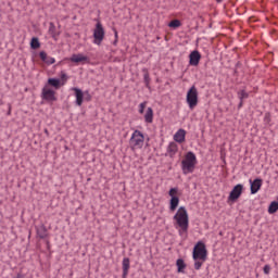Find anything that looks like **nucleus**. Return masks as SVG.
I'll return each mask as SVG.
<instances>
[{
    "instance_id": "nucleus-27",
    "label": "nucleus",
    "mask_w": 278,
    "mask_h": 278,
    "mask_svg": "<svg viewBox=\"0 0 278 278\" xmlns=\"http://www.w3.org/2000/svg\"><path fill=\"white\" fill-rule=\"evenodd\" d=\"M39 58L46 64L49 56L47 55V52L41 51V52H39Z\"/></svg>"
},
{
    "instance_id": "nucleus-25",
    "label": "nucleus",
    "mask_w": 278,
    "mask_h": 278,
    "mask_svg": "<svg viewBox=\"0 0 278 278\" xmlns=\"http://www.w3.org/2000/svg\"><path fill=\"white\" fill-rule=\"evenodd\" d=\"M168 27H172L173 29H177V28L181 27V21L172 20L168 24Z\"/></svg>"
},
{
    "instance_id": "nucleus-37",
    "label": "nucleus",
    "mask_w": 278,
    "mask_h": 278,
    "mask_svg": "<svg viewBox=\"0 0 278 278\" xmlns=\"http://www.w3.org/2000/svg\"><path fill=\"white\" fill-rule=\"evenodd\" d=\"M85 99H86V101H90V99H92V97H90V94H88V97Z\"/></svg>"
},
{
    "instance_id": "nucleus-6",
    "label": "nucleus",
    "mask_w": 278,
    "mask_h": 278,
    "mask_svg": "<svg viewBox=\"0 0 278 278\" xmlns=\"http://www.w3.org/2000/svg\"><path fill=\"white\" fill-rule=\"evenodd\" d=\"M104 39H105V28H103V24H101V22L98 21L93 29V42L94 45L101 46Z\"/></svg>"
},
{
    "instance_id": "nucleus-11",
    "label": "nucleus",
    "mask_w": 278,
    "mask_h": 278,
    "mask_svg": "<svg viewBox=\"0 0 278 278\" xmlns=\"http://www.w3.org/2000/svg\"><path fill=\"white\" fill-rule=\"evenodd\" d=\"M263 182L264 180H262V178H256L253 181L250 180L251 194H257V192H260V190L262 189Z\"/></svg>"
},
{
    "instance_id": "nucleus-38",
    "label": "nucleus",
    "mask_w": 278,
    "mask_h": 278,
    "mask_svg": "<svg viewBox=\"0 0 278 278\" xmlns=\"http://www.w3.org/2000/svg\"><path fill=\"white\" fill-rule=\"evenodd\" d=\"M217 1V3H220V2H223V0H216Z\"/></svg>"
},
{
    "instance_id": "nucleus-15",
    "label": "nucleus",
    "mask_w": 278,
    "mask_h": 278,
    "mask_svg": "<svg viewBox=\"0 0 278 278\" xmlns=\"http://www.w3.org/2000/svg\"><path fill=\"white\" fill-rule=\"evenodd\" d=\"M174 140L179 144L186 142V130H184V128L178 129V131L174 135Z\"/></svg>"
},
{
    "instance_id": "nucleus-2",
    "label": "nucleus",
    "mask_w": 278,
    "mask_h": 278,
    "mask_svg": "<svg viewBox=\"0 0 278 278\" xmlns=\"http://www.w3.org/2000/svg\"><path fill=\"white\" fill-rule=\"evenodd\" d=\"M197 166V155L194 152H187L185 155V160L181 161V168L184 175H188L190 173H194V168Z\"/></svg>"
},
{
    "instance_id": "nucleus-22",
    "label": "nucleus",
    "mask_w": 278,
    "mask_h": 278,
    "mask_svg": "<svg viewBox=\"0 0 278 278\" xmlns=\"http://www.w3.org/2000/svg\"><path fill=\"white\" fill-rule=\"evenodd\" d=\"M176 266L178 273H184V270H186V262L184 261V258H178L176 261Z\"/></svg>"
},
{
    "instance_id": "nucleus-3",
    "label": "nucleus",
    "mask_w": 278,
    "mask_h": 278,
    "mask_svg": "<svg viewBox=\"0 0 278 278\" xmlns=\"http://www.w3.org/2000/svg\"><path fill=\"white\" fill-rule=\"evenodd\" d=\"M193 260L197 262L200 260L201 262H205L207 260V248H205V243L203 241H198L193 248Z\"/></svg>"
},
{
    "instance_id": "nucleus-19",
    "label": "nucleus",
    "mask_w": 278,
    "mask_h": 278,
    "mask_svg": "<svg viewBox=\"0 0 278 278\" xmlns=\"http://www.w3.org/2000/svg\"><path fill=\"white\" fill-rule=\"evenodd\" d=\"M177 151H179V147L175 142H170L167 148V153L169 157H174Z\"/></svg>"
},
{
    "instance_id": "nucleus-20",
    "label": "nucleus",
    "mask_w": 278,
    "mask_h": 278,
    "mask_svg": "<svg viewBox=\"0 0 278 278\" xmlns=\"http://www.w3.org/2000/svg\"><path fill=\"white\" fill-rule=\"evenodd\" d=\"M144 122L146 123H153V109L152 108H148L147 112L144 114Z\"/></svg>"
},
{
    "instance_id": "nucleus-36",
    "label": "nucleus",
    "mask_w": 278,
    "mask_h": 278,
    "mask_svg": "<svg viewBox=\"0 0 278 278\" xmlns=\"http://www.w3.org/2000/svg\"><path fill=\"white\" fill-rule=\"evenodd\" d=\"M43 132L46 134V136H49V129H45Z\"/></svg>"
},
{
    "instance_id": "nucleus-31",
    "label": "nucleus",
    "mask_w": 278,
    "mask_h": 278,
    "mask_svg": "<svg viewBox=\"0 0 278 278\" xmlns=\"http://www.w3.org/2000/svg\"><path fill=\"white\" fill-rule=\"evenodd\" d=\"M263 271L265 275H270V265H265Z\"/></svg>"
},
{
    "instance_id": "nucleus-9",
    "label": "nucleus",
    "mask_w": 278,
    "mask_h": 278,
    "mask_svg": "<svg viewBox=\"0 0 278 278\" xmlns=\"http://www.w3.org/2000/svg\"><path fill=\"white\" fill-rule=\"evenodd\" d=\"M243 190H244V186L240 184L236 185L229 193L228 201L236 203V201L239 200L240 197H242Z\"/></svg>"
},
{
    "instance_id": "nucleus-21",
    "label": "nucleus",
    "mask_w": 278,
    "mask_h": 278,
    "mask_svg": "<svg viewBox=\"0 0 278 278\" xmlns=\"http://www.w3.org/2000/svg\"><path fill=\"white\" fill-rule=\"evenodd\" d=\"M142 73H143V81L146 84V87L151 88V86H150V84H151V76L149 75V70L143 68Z\"/></svg>"
},
{
    "instance_id": "nucleus-29",
    "label": "nucleus",
    "mask_w": 278,
    "mask_h": 278,
    "mask_svg": "<svg viewBox=\"0 0 278 278\" xmlns=\"http://www.w3.org/2000/svg\"><path fill=\"white\" fill-rule=\"evenodd\" d=\"M201 266H203V261H195L194 269L195 270H201Z\"/></svg>"
},
{
    "instance_id": "nucleus-1",
    "label": "nucleus",
    "mask_w": 278,
    "mask_h": 278,
    "mask_svg": "<svg viewBox=\"0 0 278 278\" xmlns=\"http://www.w3.org/2000/svg\"><path fill=\"white\" fill-rule=\"evenodd\" d=\"M174 220H176V225L180 227L179 233H188L189 219H188V211L186 207L180 206L177 213L174 216Z\"/></svg>"
},
{
    "instance_id": "nucleus-10",
    "label": "nucleus",
    "mask_w": 278,
    "mask_h": 278,
    "mask_svg": "<svg viewBox=\"0 0 278 278\" xmlns=\"http://www.w3.org/2000/svg\"><path fill=\"white\" fill-rule=\"evenodd\" d=\"M71 62H74V64H88L90 63V59L81 53L73 54L70 58Z\"/></svg>"
},
{
    "instance_id": "nucleus-33",
    "label": "nucleus",
    "mask_w": 278,
    "mask_h": 278,
    "mask_svg": "<svg viewBox=\"0 0 278 278\" xmlns=\"http://www.w3.org/2000/svg\"><path fill=\"white\" fill-rule=\"evenodd\" d=\"M265 123L269 124L270 123V113H266L264 117Z\"/></svg>"
},
{
    "instance_id": "nucleus-39",
    "label": "nucleus",
    "mask_w": 278,
    "mask_h": 278,
    "mask_svg": "<svg viewBox=\"0 0 278 278\" xmlns=\"http://www.w3.org/2000/svg\"><path fill=\"white\" fill-rule=\"evenodd\" d=\"M236 66H237V67L240 66V62H238V63L236 64Z\"/></svg>"
},
{
    "instance_id": "nucleus-13",
    "label": "nucleus",
    "mask_w": 278,
    "mask_h": 278,
    "mask_svg": "<svg viewBox=\"0 0 278 278\" xmlns=\"http://www.w3.org/2000/svg\"><path fill=\"white\" fill-rule=\"evenodd\" d=\"M36 235L40 240H45L46 238H49V230H47V226L45 224H41L40 226H36Z\"/></svg>"
},
{
    "instance_id": "nucleus-12",
    "label": "nucleus",
    "mask_w": 278,
    "mask_h": 278,
    "mask_svg": "<svg viewBox=\"0 0 278 278\" xmlns=\"http://www.w3.org/2000/svg\"><path fill=\"white\" fill-rule=\"evenodd\" d=\"M201 62V52L199 50H193L189 54V64L190 66H197Z\"/></svg>"
},
{
    "instance_id": "nucleus-35",
    "label": "nucleus",
    "mask_w": 278,
    "mask_h": 278,
    "mask_svg": "<svg viewBox=\"0 0 278 278\" xmlns=\"http://www.w3.org/2000/svg\"><path fill=\"white\" fill-rule=\"evenodd\" d=\"M46 244H47V249H51V243L48 241H46Z\"/></svg>"
},
{
    "instance_id": "nucleus-7",
    "label": "nucleus",
    "mask_w": 278,
    "mask_h": 278,
    "mask_svg": "<svg viewBox=\"0 0 278 278\" xmlns=\"http://www.w3.org/2000/svg\"><path fill=\"white\" fill-rule=\"evenodd\" d=\"M41 99L46 101V103H54V101H58L55 90L49 88V85H46L41 90Z\"/></svg>"
},
{
    "instance_id": "nucleus-26",
    "label": "nucleus",
    "mask_w": 278,
    "mask_h": 278,
    "mask_svg": "<svg viewBox=\"0 0 278 278\" xmlns=\"http://www.w3.org/2000/svg\"><path fill=\"white\" fill-rule=\"evenodd\" d=\"M55 30V24L53 22H50L49 34L50 36H52V38H55V36H58V33Z\"/></svg>"
},
{
    "instance_id": "nucleus-8",
    "label": "nucleus",
    "mask_w": 278,
    "mask_h": 278,
    "mask_svg": "<svg viewBox=\"0 0 278 278\" xmlns=\"http://www.w3.org/2000/svg\"><path fill=\"white\" fill-rule=\"evenodd\" d=\"M178 192H179L178 188H172L168 191V195L170 197V200H169L170 212H175V210L179 207V197L176 195Z\"/></svg>"
},
{
    "instance_id": "nucleus-5",
    "label": "nucleus",
    "mask_w": 278,
    "mask_h": 278,
    "mask_svg": "<svg viewBox=\"0 0 278 278\" xmlns=\"http://www.w3.org/2000/svg\"><path fill=\"white\" fill-rule=\"evenodd\" d=\"M187 103L190 110H194L199 105V90L194 85L187 92Z\"/></svg>"
},
{
    "instance_id": "nucleus-34",
    "label": "nucleus",
    "mask_w": 278,
    "mask_h": 278,
    "mask_svg": "<svg viewBox=\"0 0 278 278\" xmlns=\"http://www.w3.org/2000/svg\"><path fill=\"white\" fill-rule=\"evenodd\" d=\"M61 79L63 81V84L68 79V76H66V74L62 73L61 74Z\"/></svg>"
},
{
    "instance_id": "nucleus-17",
    "label": "nucleus",
    "mask_w": 278,
    "mask_h": 278,
    "mask_svg": "<svg viewBox=\"0 0 278 278\" xmlns=\"http://www.w3.org/2000/svg\"><path fill=\"white\" fill-rule=\"evenodd\" d=\"M237 94H238V99L240 100L238 104V110H240V108L244 105V99H249V92H247V90L244 89H241L237 92Z\"/></svg>"
},
{
    "instance_id": "nucleus-14",
    "label": "nucleus",
    "mask_w": 278,
    "mask_h": 278,
    "mask_svg": "<svg viewBox=\"0 0 278 278\" xmlns=\"http://www.w3.org/2000/svg\"><path fill=\"white\" fill-rule=\"evenodd\" d=\"M72 90L75 92L76 105L81 108V105H84V91L77 87H74Z\"/></svg>"
},
{
    "instance_id": "nucleus-40",
    "label": "nucleus",
    "mask_w": 278,
    "mask_h": 278,
    "mask_svg": "<svg viewBox=\"0 0 278 278\" xmlns=\"http://www.w3.org/2000/svg\"><path fill=\"white\" fill-rule=\"evenodd\" d=\"M11 113V110L9 109V112H8V114H10Z\"/></svg>"
},
{
    "instance_id": "nucleus-23",
    "label": "nucleus",
    "mask_w": 278,
    "mask_h": 278,
    "mask_svg": "<svg viewBox=\"0 0 278 278\" xmlns=\"http://www.w3.org/2000/svg\"><path fill=\"white\" fill-rule=\"evenodd\" d=\"M30 49H34V50L40 49V39H38V37H33L31 38Z\"/></svg>"
},
{
    "instance_id": "nucleus-16",
    "label": "nucleus",
    "mask_w": 278,
    "mask_h": 278,
    "mask_svg": "<svg viewBox=\"0 0 278 278\" xmlns=\"http://www.w3.org/2000/svg\"><path fill=\"white\" fill-rule=\"evenodd\" d=\"M47 86H51L54 90H60L64 86V83L60 78H49Z\"/></svg>"
},
{
    "instance_id": "nucleus-4",
    "label": "nucleus",
    "mask_w": 278,
    "mask_h": 278,
    "mask_svg": "<svg viewBox=\"0 0 278 278\" xmlns=\"http://www.w3.org/2000/svg\"><path fill=\"white\" fill-rule=\"evenodd\" d=\"M130 149L136 151V149H142L144 147V135L140 130H135L129 140Z\"/></svg>"
},
{
    "instance_id": "nucleus-32",
    "label": "nucleus",
    "mask_w": 278,
    "mask_h": 278,
    "mask_svg": "<svg viewBox=\"0 0 278 278\" xmlns=\"http://www.w3.org/2000/svg\"><path fill=\"white\" fill-rule=\"evenodd\" d=\"M114 34H115V40L113 41V45L116 47V45L118 43V30L114 29Z\"/></svg>"
},
{
    "instance_id": "nucleus-30",
    "label": "nucleus",
    "mask_w": 278,
    "mask_h": 278,
    "mask_svg": "<svg viewBox=\"0 0 278 278\" xmlns=\"http://www.w3.org/2000/svg\"><path fill=\"white\" fill-rule=\"evenodd\" d=\"M46 64H48V66H50L51 64H55V59L48 56V59L46 60Z\"/></svg>"
},
{
    "instance_id": "nucleus-28",
    "label": "nucleus",
    "mask_w": 278,
    "mask_h": 278,
    "mask_svg": "<svg viewBox=\"0 0 278 278\" xmlns=\"http://www.w3.org/2000/svg\"><path fill=\"white\" fill-rule=\"evenodd\" d=\"M147 108V101L139 104V114H144V109Z\"/></svg>"
},
{
    "instance_id": "nucleus-18",
    "label": "nucleus",
    "mask_w": 278,
    "mask_h": 278,
    "mask_svg": "<svg viewBox=\"0 0 278 278\" xmlns=\"http://www.w3.org/2000/svg\"><path fill=\"white\" fill-rule=\"evenodd\" d=\"M130 261L129 257H125L123 260L122 266H123V278H127V276L129 275V268H130Z\"/></svg>"
},
{
    "instance_id": "nucleus-24",
    "label": "nucleus",
    "mask_w": 278,
    "mask_h": 278,
    "mask_svg": "<svg viewBox=\"0 0 278 278\" xmlns=\"http://www.w3.org/2000/svg\"><path fill=\"white\" fill-rule=\"evenodd\" d=\"M277 211H278V202L274 201L268 206V214H276Z\"/></svg>"
}]
</instances>
